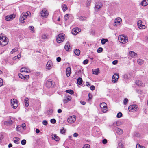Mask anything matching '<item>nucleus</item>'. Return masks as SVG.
Segmentation results:
<instances>
[{"label": "nucleus", "mask_w": 148, "mask_h": 148, "mask_svg": "<svg viewBox=\"0 0 148 148\" xmlns=\"http://www.w3.org/2000/svg\"><path fill=\"white\" fill-rule=\"evenodd\" d=\"M8 39L6 37L0 35V45L1 46H5L8 43Z\"/></svg>", "instance_id": "1"}, {"label": "nucleus", "mask_w": 148, "mask_h": 148, "mask_svg": "<svg viewBox=\"0 0 148 148\" xmlns=\"http://www.w3.org/2000/svg\"><path fill=\"white\" fill-rule=\"evenodd\" d=\"M118 38L119 42L122 44H125L128 41V37L124 35H119Z\"/></svg>", "instance_id": "2"}, {"label": "nucleus", "mask_w": 148, "mask_h": 148, "mask_svg": "<svg viewBox=\"0 0 148 148\" xmlns=\"http://www.w3.org/2000/svg\"><path fill=\"white\" fill-rule=\"evenodd\" d=\"M40 15L42 18H47L49 14L46 8L42 9L40 13Z\"/></svg>", "instance_id": "3"}, {"label": "nucleus", "mask_w": 148, "mask_h": 148, "mask_svg": "<svg viewBox=\"0 0 148 148\" xmlns=\"http://www.w3.org/2000/svg\"><path fill=\"white\" fill-rule=\"evenodd\" d=\"M29 14H30V12H29L23 13L21 15V18L20 19V22L22 23H24V20L27 18V16L29 15Z\"/></svg>", "instance_id": "4"}, {"label": "nucleus", "mask_w": 148, "mask_h": 148, "mask_svg": "<svg viewBox=\"0 0 148 148\" xmlns=\"http://www.w3.org/2000/svg\"><path fill=\"white\" fill-rule=\"evenodd\" d=\"M65 37V35L63 34H60L58 36L56 40L57 42L60 43L63 41Z\"/></svg>", "instance_id": "5"}, {"label": "nucleus", "mask_w": 148, "mask_h": 148, "mask_svg": "<svg viewBox=\"0 0 148 148\" xmlns=\"http://www.w3.org/2000/svg\"><path fill=\"white\" fill-rule=\"evenodd\" d=\"M128 109L129 110L130 112H135L138 110V108L137 105H132L129 106Z\"/></svg>", "instance_id": "6"}, {"label": "nucleus", "mask_w": 148, "mask_h": 148, "mask_svg": "<svg viewBox=\"0 0 148 148\" xmlns=\"http://www.w3.org/2000/svg\"><path fill=\"white\" fill-rule=\"evenodd\" d=\"M100 106L103 113L106 112L107 110L106 104L105 102H102L100 104Z\"/></svg>", "instance_id": "7"}, {"label": "nucleus", "mask_w": 148, "mask_h": 148, "mask_svg": "<svg viewBox=\"0 0 148 148\" xmlns=\"http://www.w3.org/2000/svg\"><path fill=\"white\" fill-rule=\"evenodd\" d=\"M76 117L75 115H73L69 117L67 119V121L70 123H74L76 119Z\"/></svg>", "instance_id": "8"}, {"label": "nucleus", "mask_w": 148, "mask_h": 148, "mask_svg": "<svg viewBox=\"0 0 148 148\" xmlns=\"http://www.w3.org/2000/svg\"><path fill=\"white\" fill-rule=\"evenodd\" d=\"M53 66V62L51 60H49L46 65V68L49 70H51Z\"/></svg>", "instance_id": "9"}, {"label": "nucleus", "mask_w": 148, "mask_h": 148, "mask_svg": "<svg viewBox=\"0 0 148 148\" xmlns=\"http://www.w3.org/2000/svg\"><path fill=\"white\" fill-rule=\"evenodd\" d=\"M119 75L118 73H115L113 76L112 78V82L114 83L116 82L118 80Z\"/></svg>", "instance_id": "10"}, {"label": "nucleus", "mask_w": 148, "mask_h": 148, "mask_svg": "<svg viewBox=\"0 0 148 148\" xmlns=\"http://www.w3.org/2000/svg\"><path fill=\"white\" fill-rule=\"evenodd\" d=\"M12 117H10L9 119L6 121H5L4 122V124L7 126H10L13 123V121L12 120Z\"/></svg>", "instance_id": "11"}, {"label": "nucleus", "mask_w": 148, "mask_h": 148, "mask_svg": "<svg viewBox=\"0 0 148 148\" xmlns=\"http://www.w3.org/2000/svg\"><path fill=\"white\" fill-rule=\"evenodd\" d=\"M142 21L141 20H139L137 22V25L138 27L140 29H144L145 28V25L142 24Z\"/></svg>", "instance_id": "12"}, {"label": "nucleus", "mask_w": 148, "mask_h": 148, "mask_svg": "<svg viewBox=\"0 0 148 148\" xmlns=\"http://www.w3.org/2000/svg\"><path fill=\"white\" fill-rule=\"evenodd\" d=\"M102 4L101 3L99 2L97 3L95 7V10L96 11H98L100 8L102 7Z\"/></svg>", "instance_id": "13"}, {"label": "nucleus", "mask_w": 148, "mask_h": 148, "mask_svg": "<svg viewBox=\"0 0 148 148\" xmlns=\"http://www.w3.org/2000/svg\"><path fill=\"white\" fill-rule=\"evenodd\" d=\"M15 18V15L14 14H11L5 16V19L8 21L12 20Z\"/></svg>", "instance_id": "14"}, {"label": "nucleus", "mask_w": 148, "mask_h": 148, "mask_svg": "<svg viewBox=\"0 0 148 148\" xmlns=\"http://www.w3.org/2000/svg\"><path fill=\"white\" fill-rule=\"evenodd\" d=\"M122 21L121 19L119 18H117L115 19L114 25L115 26L119 25H120Z\"/></svg>", "instance_id": "15"}, {"label": "nucleus", "mask_w": 148, "mask_h": 148, "mask_svg": "<svg viewBox=\"0 0 148 148\" xmlns=\"http://www.w3.org/2000/svg\"><path fill=\"white\" fill-rule=\"evenodd\" d=\"M21 72H25L27 73H29L30 72V71L29 69L27 67H22L21 68L20 70Z\"/></svg>", "instance_id": "16"}, {"label": "nucleus", "mask_w": 148, "mask_h": 148, "mask_svg": "<svg viewBox=\"0 0 148 148\" xmlns=\"http://www.w3.org/2000/svg\"><path fill=\"white\" fill-rule=\"evenodd\" d=\"M51 138L52 140H55L56 141H59L60 139L59 137L55 134H53L51 135Z\"/></svg>", "instance_id": "17"}, {"label": "nucleus", "mask_w": 148, "mask_h": 148, "mask_svg": "<svg viewBox=\"0 0 148 148\" xmlns=\"http://www.w3.org/2000/svg\"><path fill=\"white\" fill-rule=\"evenodd\" d=\"M18 76L19 78L23 79H29V75H23L21 73H19L18 74Z\"/></svg>", "instance_id": "18"}, {"label": "nucleus", "mask_w": 148, "mask_h": 148, "mask_svg": "<svg viewBox=\"0 0 148 148\" xmlns=\"http://www.w3.org/2000/svg\"><path fill=\"white\" fill-rule=\"evenodd\" d=\"M53 112V110L51 108H49L46 112V114L48 116H51L52 115Z\"/></svg>", "instance_id": "19"}, {"label": "nucleus", "mask_w": 148, "mask_h": 148, "mask_svg": "<svg viewBox=\"0 0 148 148\" xmlns=\"http://www.w3.org/2000/svg\"><path fill=\"white\" fill-rule=\"evenodd\" d=\"M81 31L80 29L75 28L72 30V34L76 35Z\"/></svg>", "instance_id": "20"}, {"label": "nucleus", "mask_w": 148, "mask_h": 148, "mask_svg": "<svg viewBox=\"0 0 148 148\" xmlns=\"http://www.w3.org/2000/svg\"><path fill=\"white\" fill-rule=\"evenodd\" d=\"M129 55L131 57L135 58L137 56V54L134 51H130L129 52Z\"/></svg>", "instance_id": "21"}, {"label": "nucleus", "mask_w": 148, "mask_h": 148, "mask_svg": "<svg viewBox=\"0 0 148 148\" xmlns=\"http://www.w3.org/2000/svg\"><path fill=\"white\" fill-rule=\"evenodd\" d=\"M71 73V68L70 67H68L66 70V75L67 77H69Z\"/></svg>", "instance_id": "22"}, {"label": "nucleus", "mask_w": 148, "mask_h": 148, "mask_svg": "<svg viewBox=\"0 0 148 148\" xmlns=\"http://www.w3.org/2000/svg\"><path fill=\"white\" fill-rule=\"evenodd\" d=\"M148 5V0H143L141 5L143 6H146Z\"/></svg>", "instance_id": "23"}, {"label": "nucleus", "mask_w": 148, "mask_h": 148, "mask_svg": "<svg viewBox=\"0 0 148 148\" xmlns=\"http://www.w3.org/2000/svg\"><path fill=\"white\" fill-rule=\"evenodd\" d=\"M11 106L12 108L16 109L18 106V102H11Z\"/></svg>", "instance_id": "24"}, {"label": "nucleus", "mask_w": 148, "mask_h": 148, "mask_svg": "<svg viewBox=\"0 0 148 148\" xmlns=\"http://www.w3.org/2000/svg\"><path fill=\"white\" fill-rule=\"evenodd\" d=\"M64 48L67 51H69L70 49V47L69 42H67L64 46Z\"/></svg>", "instance_id": "25"}, {"label": "nucleus", "mask_w": 148, "mask_h": 148, "mask_svg": "<svg viewBox=\"0 0 148 148\" xmlns=\"http://www.w3.org/2000/svg\"><path fill=\"white\" fill-rule=\"evenodd\" d=\"M52 82L51 81H47L46 83V85L48 87H50L52 86Z\"/></svg>", "instance_id": "26"}, {"label": "nucleus", "mask_w": 148, "mask_h": 148, "mask_svg": "<svg viewBox=\"0 0 148 148\" xmlns=\"http://www.w3.org/2000/svg\"><path fill=\"white\" fill-rule=\"evenodd\" d=\"M116 133L119 134H121L123 133V130L119 128H116Z\"/></svg>", "instance_id": "27"}, {"label": "nucleus", "mask_w": 148, "mask_h": 148, "mask_svg": "<svg viewBox=\"0 0 148 148\" xmlns=\"http://www.w3.org/2000/svg\"><path fill=\"white\" fill-rule=\"evenodd\" d=\"M20 139L18 137H14L13 138V140L14 142L16 144H19V141Z\"/></svg>", "instance_id": "28"}, {"label": "nucleus", "mask_w": 148, "mask_h": 148, "mask_svg": "<svg viewBox=\"0 0 148 148\" xmlns=\"http://www.w3.org/2000/svg\"><path fill=\"white\" fill-rule=\"evenodd\" d=\"M135 83L138 86H141L143 84V83L141 81L137 80L135 82Z\"/></svg>", "instance_id": "29"}, {"label": "nucleus", "mask_w": 148, "mask_h": 148, "mask_svg": "<svg viewBox=\"0 0 148 148\" xmlns=\"http://www.w3.org/2000/svg\"><path fill=\"white\" fill-rule=\"evenodd\" d=\"M75 53L77 56H79L80 54V51L78 49H76L74 50Z\"/></svg>", "instance_id": "30"}, {"label": "nucleus", "mask_w": 148, "mask_h": 148, "mask_svg": "<svg viewBox=\"0 0 148 148\" xmlns=\"http://www.w3.org/2000/svg\"><path fill=\"white\" fill-rule=\"evenodd\" d=\"M137 62L139 64L141 65L143 64L144 61L142 59H139L137 60Z\"/></svg>", "instance_id": "31"}, {"label": "nucleus", "mask_w": 148, "mask_h": 148, "mask_svg": "<svg viewBox=\"0 0 148 148\" xmlns=\"http://www.w3.org/2000/svg\"><path fill=\"white\" fill-rule=\"evenodd\" d=\"M77 83L79 85H81L82 82V80L81 78H78L77 80Z\"/></svg>", "instance_id": "32"}, {"label": "nucleus", "mask_w": 148, "mask_h": 148, "mask_svg": "<svg viewBox=\"0 0 148 148\" xmlns=\"http://www.w3.org/2000/svg\"><path fill=\"white\" fill-rule=\"evenodd\" d=\"M29 29L30 30H31V32L32 33H34V32L35 31L34 30V27L33 26H29Z\"/></svg>", "instance_id": "33"}, {"label": "nucleus", "mask_w": 148, "mask_h": 148, "mask_svg": "<svg viewBox=\"0 0 148 148\" xmlns=\"http://www.w3.org/2000/svg\"><path fill=\"white\" fill-rule=\"evenodd\" d=\"M62 8L63 10V11L64 12L68 8L67 6L65 4H63L62 6Z\"/></svg>", "instance_id": "34"}, {"label": "nucleus", "mask_w": 148, "mask_h": 148, "mask_svg": "<svg viewBox=\"0 0 148 148\" xmlns=\"http://www.w3.org/2000/svg\"><path fill=\"white\" fill-rule=\"evenodd\" d=\"M99 71V69H95L94 70H93L92 71L93 72V74L97 75H98V74Z\"/></svg>", "instance_id": "35"}, {"label": "nucleus", "mask_w": 148, "mask_h": 148, "mask_svg": "<svg viewBox=\"0 0 148 148\" xmlns=\"http://www.w3.org/2000/svg\"><path fill=\"white\" fill-rule=\"evenodd\" d=\"M108 41V40L107 39H104L103 38L101 39V44L103 45H104L105 44V43L107 42Z\"/></svg>", "instance_id": "36"}, {"label": "nucleus", "mask_w": 148, "mask_h": 148, "mask_svg": "<svg viewBox=\"0 0 148 148\" xmlns=\"http://www.w3.org/2000/svg\"><path fill=\"white\" fill-rule=\"evenodd\" d=\"M66 102H61V103L59 105V108H62V107H64L65 106V105Z\"/></svg>", "instance_id": "37"}, {"label": "nucleus", "mask_w": 148, "mask_h": 148, "mask_svg": "<svg viewBox=\"0 0 148 148\" xmlns=\"http://www.w3.org/2000/svg\"><path fill=\"white\" fill-rule=\"evenodd\" d=\"M66 93H68L70 94L71 95L73 94L74 93L73 91V90H71V89L66 90Z\"/></svg>", "instance_id": "38"}, {"label": "nucleus", "mask_w": 148, "mask_h": 148, "mask_svg": "<svg viewBox=\"0 0 148 148\" xmlns=\"http://www.w3.org/2000/svg\"><path fill=\"white\" fill-rule=\"evenodd\" d=\"M118 145L120 148H124V145L121 143H119L118 144Z\"/></svg>", "instance_id": "39"}, {"label": "nucleus", "mask_w": 148, "mask_h": 148, "mask_svg": "<svg viewBox=\"0 0 148 148\" xmlns=\"http://www.w3.org/2000/svg\"><path fill=\"white\" fill-rule=\"evenodd\" d=\"M21 57V54H18L17 56H16L15 57H14L13 59L14 60H15L17 58L19 59V58H20Z\"/></svg>", "instance_id": "40"}, {"label": "nucleus", "mask_w": 148, "mask_h": 148, "mask_svg": "<svg viewBox=\"0 0 148 148\" xmlns=\"http://www.w3.org/2000/svg\"><path fill=\"white\" fill-rule=\"evenodd\" d=\"M86 17L81 16L79 17V19L81 21H84L86 20Z\"/></svg>", "instance_id": "41"}, {"label": "nucleus", "mask_w": 148, "mask_h": 148, "mask_svg": "<svg viewBox=\"0 0 148 148\" xmlns=\"http://www.w3.org/2000/svg\"><path fill=\"white\" fill-rule=\"evenodd\" d=\"M21 127H22L23 130H25L26 128V125L25 124L23 123L21 125Z\"/></svg>", "instance_id": "42"}, {"label": "nucleus", "mask_w": 148, "mask_h": 148, "mask_svg": "<svg viewBox=\"0 0 148 148\" xmlns=\"http://www.w3.org/2000/svg\"><path fill=\"white\" fill-rule=\"evenodd\" d=\"M91 0H87L86 1V5L87 6H89L90 5L91 3Z\"/></svg>", "instance_id": "43"}, {"label": "nucleus", "mask_w": 148, "mask_h": 148, "mask_svg": "<svg viewBox=\"0 0 148 148\" xmlns=\"http://www.w3.org/2000/svg\"><path fill=\"white\" fill-rule=\"evenodd\" d=\"M41 38L44 40L46 39L47 38V36L46 34H43L41 36Z\"/></svg>", "instance_id": "44"}, {"label": "nucleus", "mask_w": 148, "mask_h": 148, "mask_svg": "<svg viewBox=\"0 0 148 148\" xmlns=\"http://www.w3.org/2000/svg\"><path fill=\"white\" fill-rule=\"evenodd\" d=\"M82 148H90V146L89 144H85Z\"/></svg>", "instance_id": "45"}, {"label": "nucleus", "mask_w": 148, "mask_h": 148, "mask_svg": "<svg viewBox=\"0 0 148 148\" xmlns=\"http://www.w3.org/2000/svg\"><path fill=\"white\" fill-rule=\"evenodd\" d=\"M136 148H145V147L143 146L140 145L139 144H137L136 145Z\"/></svg>", "instance_id": "46"}, {"label": "nucleus", "mask_w": 148, "mask_h": 148, "mask_svg": "<svg viewBox=\"0 0 148 148\" xmlns=\"http://www.w3.org/2000/svg\"><path fill=\"white\" fill-rule=\"evenodd\" d=\"M71 97L68 96L66 97L65 100H66V101H70L71 100Z\"/></svg>", "instance_id": "47"}, {"label": "nucleus", "mask_w": 148, "mask_h": 148, "mask_svg": "<svg viewBox=\"0 0 148 148\" xmlns=\"http://www.w3.org/2000/svg\"><path fill=\"white\" fill-rule=\"evenodd\" d=\"M21 125H18L16 128V131H20L21 130Z\"/></svg>", "instance_id": "48"}, {"label": "nucleus", "mask_w": 148, "mask_h": 148, "mask_svg": "<svg viewBox=\"0 0 148 148\" xmlns=\"http://www.w3.org/2000/svg\"><path fill=\"white\" fill-rule=\"evenodd\" d=\"M122 116V113L121 112H119L117 114L116 117L118 118H120Z\"/></svg>", "instance_id": "49"}, {"label": "nucleus", "mask_w": 148, "mask_h": 148, "mask_svg": "<svg viewBox=\"0 0 148 148\" xmlns=\"http://www.w3.org/2000/svg\"><path fill=\"white\" fill-rule=\"evenodd\" d=\"M26 143V141L25 139L21 141V144L23 145H25Z\"/></svg>", "instance_id": "50"}, {"label": "nucleus", "mask_w": 148, "mask_h": 148, "mask_svg": "<svg viewBox=\"0 0 148 148\" xmlns=\"http://www.w3.org/2000/svg\"><path fill=\"white\" fill-rule=\"evenodd\" d=\"M18 51V49L17 48H14L12 50L11 52V54H13L15 52L17 51Z\"/></svg>", "instance_id": "51"}, {"label": "nucleus", "mask_w": 148, "mask_h": 148, "mask_svg": "<svg viewBox=\"0 0 148 148\" xmlns=\"http://www.w3.org/2000/svg\"><path fill=\"white\" fill-rule=\"evenodd\" d=\"M103 49L101 47L99 48L97 50V52L98 53H100L102 51Z\"/></svg>", "instance_id": "52"}, {"label": "nucleus", "mask_w": 148, "mask_h": 148, "mask_svg": "<svg viewBox=\"0 0 148 148\" xmlns=\"http://www.w3.org/2000/svg\"><path fill=\"white\" fill-rule=\"evenodd\" d=\"M69 18V16L68 14H66L64 16V18L65 20H67Z\"/></svg>", "instance_id": "53"}, {"label": "nucleus", "mask_w": 148, "mask_h": 148, "mask_svg": "<svg viewBox=\"0 0 148 148\" xmlns=\"http://www.w3.org/2000/svg\"><path fill=\"white\" fill-rule=\"evenodd\" d=\"M50 122L54 124L56 122V120L55 119H53L50 120Z\"/></svg>", "instance_id": "54"}, {"label": "nucleus", "mask_w": 148, "mask_h": 148, "mask_svg": "<svg viewBox=\"0 0 148 148\" xmlns=\"http://www.w3.org/2000/svg\"><path fill=\"white\" fill-rule=\"evenodd\" d=\"M88 60L87 59H86V60H84V61L83 62V64L84 65H86V64H87L88 63Z\"/></svg>", "instance_id": "55"}, {"label": "nucleus", "mask_w": 148, "mask_h": 148, "mask_svg": "<svg viewBox=\"0 0 148 148\" xmlns=\"http://www.w3.org/2000/svg\"><path fill=\"white\" fill-rule=\"evenodd\" d=\"M65 131L64 129V128H63L62 129L60 130V133L61 134H63L65 133Z\"/></svg>", "instance_id": "56"}, {"label": "nucleus", "mask_w": 148, "mask_h": 148, "mask_svg": "<svg viewBox=\"0 0 148 148\" xmlns=\"http://www.w3.org/2000/svg\"><path fill=\"white\" fill-rule=\"evenodd\" d=\"M42 123L43 125H46L47 124V122L46 120H44L42 122Z\"/></svg>", "instance_id": "57"}, {"label": "nucleus", "mask_w": 148, "mask_h": 148, "mask_svg": "<svg viewBox=\"0 0 148 148\" xmlns=\"http://www.w3.org/2000/svg\"><path fill=\"white\" fill-rule=\"evenodd\" d=\"M95 86L93 85L91 86L90 87V89L91 90H94L95 89Z\"/></svg>", "instance_id": "58"}, {"label": "nucleus", "mask_w": 148, "mask_h": 148, "mask_svg": "<svg viewBox=\"0 0 148 148\" xmlns=\"http://www.w3.org/2000/svg\"><path fill=\"white\" fill-rule=\"evenodd\" d=\"M3 84V79L0 78V87Z\"/></svg>", "instance_id": "59"}, {"label": "nucleus", "mask_w": 148, "mask_h": 148, "mask_svg": "<svg viewBox=\"0 0 148 148\" xmlns=\"http://www.w3.org/2000/svg\"><path fill=\"white\" fill-rule=\"evenodd\" d=\"M61 60V58L60 57H58L56 58V61L58 62H60Z\"/></svg>", "instance_id": "60"}, {"label": "nucleus", "mask_w": 148, "mask_h": 148, "mask_svg": "<svg viewBox=\"0 0 148 148\" xmlns=\"http://www.w3.org/2000/svg\"><path fill=\"white\" fill-rule=\"evenodd\" d=\"M118 63V61L117 60H115L112 62V64L114 65Z\"/></svg>", "instance_id": "61"}, {"label": "nucleus", "mask_w": 148, "mask_h": 148, "mask_svg": "<svg viewBox=\"0 0 148 148\" xmlns=\"http://www.w3.org/2000/svg\"><path fill=\"white\" fill-rule=\"evenodd\" d=\"M102 143L104 144H106L107 143V140L105 139H103L102 141Z\"/></svg>", "instance_id": "62"}, {"label": "nucleus", "mask_w": 148, "mask_h": 148, "mask_svg": "<svg viewBox=\"0 0 148 148\" xmlns=\"http://www.w3.org/2000/svg\"><path fill=\"white\" fill-rule=\"evenodd\" d=\"M10 102H17V100L15 99H11Z\"/></svg>", "instance_id": "63"}, {"label": "nucleus", "mask_w": 148, "mask_h": 148, "mask_svg": "<svg viewBox=\"0 0 148 148\" xmlns=\"http://www.w3.org/2000/svg\"><path fill=\"white\" fill-rule=\"evenodd\" d=\"M78 136V134L77 133H75L73 135V137H77Z\"/></svg>", "instance_id": "64"}]
</instances>
